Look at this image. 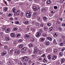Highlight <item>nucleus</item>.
Returning <instances> with one entry per match:
<instances>
[{"instance_id": "33", "label": "nucleus", "mask_w": 65, "mask_h": 65, "mask_svg": "<svg viewBox=\"0 0 65 65\" xmlns=\"http://www.w3.org/2000/svg\"><path fill=\"white\" fill-rule=\"evenodd\" d=\"M14 23L15 24H17V25H18V24H19V21H16Z\"/></svg>"}, {"instance_id": "20", "label": "nucleus", "mask_w": 65, "mask_h": 65, "mask_svg": "<svg viewBox=\"0 0 65 65\" xmlns=\"http://www.w3.org/2000/svg\"><path fill=\"white\" fill-rule=\"evenodd\" d=\"M9 51H10V52H12L13 51H14V48H11L9 49Z\"/></svg>"}, {"instance_id": "17", "label": "nucleus", "mask_w": 65, "mask_h": 65, "mask_svg": "<svg viewBox=\"0 0 65 65\" xmlns=\"http://www.w3.org/2000/svg\"><path fill=\"white\" fill-rule=\"evenodd\" d=\"M12 11H13V12H15L16 11V8H15L14 7L12 9Z\"/></svg>"}, {"instance_id": "29", "label": "nucleus", "mask_w": 65, "mask_h": 65, "mask_svg": "<svg viewBox=\"0 0 65 65\" xmlns=\"http://www.w3.org/2000/svg\"><path fill=\"white\" fill-rule=\"evenodd\" d=\"M10 35L12 37H14L15 36V34L14 33H11V34Z\"/></svg>"}, {"instance_id": "37", "label": "nucleus", "mask_w": 65, "mask_h": 65, "mask_svg": "<svg viewBox=\"0 0 65 65\" xmlns=\"http://www.w3.org/2000/svg\"><path fill=\"white\" fill-rule=\"evenodd\" d=\"M42 36L44 37H46V34L45 33H44L42 34Z\"/></svg>"}, {"instance_id": "42", "label": "nucleus", "mask_w": 65, "mask_h": 65, "mask_svg": "<svg viewBox=\"0 0 65 65\" xmlns=\"http://www.w3.org/2000/svg\"><path fill=\"white\" fill-rule=\"evenodd\" d=\"M23 41V39H20L18 40V42L19 43Z\"/></svg>"}, {"instance_id": "9", "label": "nucleus", "mask_w": 65, "mask_h": 65, "mask_svg": "<svg viewBox=\"0 0 65 65\" xmlns=\"http://www.w3.org/2000/svg\"><path fill=\"white\" fill-rule=\"evenodd\" d=\"M44 30L45 31H47V30H48V27L46 26H45L44 27Z\"/></svg>"}, {"instance_id": "19", "label": "nucleus", "mask_w": 65, "mask_h": 65, "mask_svg": "<svg viewBox=\"0 0 65 65\" xmlns=\"http://www.w3.org/2000/svg\"><path fill=\"white\" fill-rule=\"evenodd\" d=\"M41 24L40 23H36V25L37 26L39 27H40V25Z\"/></svg>"}, {"instance_id": "10", "label": "nucleus", "mask_w": 65, "mask_h": 65, "mask_svg": "<svg viewBox=\"0 0 65 65\" xmlns=\"http://www.w3.org/2000/svg\"><path fill=\"white\" fill-rule=\"evenodd\" d=\"M7 53V52L6 51H5L3 52L2 54L1 55L2 56H4V55H5Z\"/></svg>"}, {"instance_id": "63", "label": "nucleus", "mask_w": 65, "mask_h": 65, "mask_svg": "<svg viewBox=\"0 0 65 65\" xmlns=\"http://www.w3.org/2000/svg\"><path fill=\"white\" fill-rule=\"evenodd\" d=\"M65 48H63L61 50L62 52H63V51H64V50H65Z\"/></svg>"}, {"instance_id": "58", "label": "nucleus", "mask_w": 65, "mask_h": 65, "mask_svg": "<svg viewBox=\"0 0 65 65\" xmlns=\"http://www.w3.org/2000/svg\"><path fill=\"white\" fill-rule=\"evenodd\" d=\"M8 47L7 46H4V48L5 49H8Z\"/></svg>"}, {"instance_id": "7", "label": "nucleus", "mask_w": 65, "mask_h": 65, "mask_svg": "<svg viewBox=\"0 0 65 65\" xmlns=\"http://www.w3.org/2000/svg\"><path fill=\"white\" fill-rule=\"evenodd\" d=\"M45 40V38H41L40 39V42H43Z\"/></svg>"}, {"instance_id": "52", "label": "nucleus", "mask_w": 65, "mask_h": 65, "mask_svg": "<svg viewBox=\"0 0 65 65\" xmlns=\"http://www.w3.org/2000/svg\"><path fill=\"white\" fill-rule=\"evenodd\" d=\"M35 40V38H31V41H34V40Z\"/></svg>"}, {"instance_id": "44", "label": "nucleus", "mask_w": 65, "mask_h": 65, "mask_svg": "<svg viewBox=\"0 0 65 65\" xmlns=\"http://www.w3.org/2000/svg\"><path fill=\"white\" fill-rule=\"evenodd\" d=\"M24 12H22L21 15V16L22 17H24Z\"/></svg>"}, {"instance_id": "45", "label": "nucleus", "mask_w": 65, "mask_h": 65, "mask_svg": "<svg viewBox=\"0 0 65 65\" xmlns=\"http://www.w3.org/2000/svg\"><path fill=\"white\" fill-rule=\"evenodd\" d=\"M28 64H31V63H32V61H31V60H29L28 61Z\"/></svg>"}, {"instance_id": "54", "label": "nucleus", "mask_w": 65, "mask_h": 65, "mask_svg": "<svg viewBox=\"0 0 65 65\" xmlns=\"http://www.w3.org/2000/svg\"><path fill=\"white\" fill-rule=\"evenodd\" d=\"M45 57V55L44 54H43L41 56V57H43V58H44V57Z\"/></svg>"}, {"instance_id": "35", "label": "nucleus", "mask_w": 65, "mask_h": 65, "mask_svg": "<svg viewBox=\"0 0 65 65\" xmlns=\"http://www.w3.org/2000/svg\"><path fill=\"white\" fill-rule=\"evenodd\" d=\"M47 58L49 60H51V55H48Z\"/></svg>"}, {"instance_id": "4", "label": "nucleus", "mask_w": 65, "mask_h": 65, "mask_svg": "<svg viewBox=\"0 0 65 65\" xmlns=\"http://www.w3.org/2000/svg\"><path fill=\"white\" fill-rule=\"evenodd\" d=\"M37 19L39 23H41V19L40 18V16H38L37 18Z\"/></svg>"}, {"instance_id": "59", "label": "nucleus", "mask_w": 65, "mask_h": 65, "mask_svg": "<svg viewBox=\"0 0 65 65\" xmlns=\"http://www.w3.org/2000/svg\"><path fill=\"white\" fill-rule=\"evenodd\" d=\"M28 53L29 54H30V53H31V51H30V50H28Z\"/></svg>"}, {"instance_id": "2", "label": "nucleus", "mask_w": 65, "mask_h": 65, "mask_svg": "<svg viewBox=\"0 0 65 65\" xmlns=\"http://www.w3.org/2000/svg\"><path fill=\"white\" fill-rule=\"evenodd\" d=\"M32 13L29 11H27L26 12V16L28 18L31 17Z\"/></svg>"}, {"instance_id": "51", "label": "nucleus", "mask_w": 65, "mask_h": 65, "mask_svg": "<svg viewBox=\"0 0 65 65\" xmlns=\"http://www.w3.org/2000/svg\"><path fill=\"white\" fill-rule=\"evenodd\" d=\"M62 27H65V23H62Z\"/></svg>"}, {"instance_id": "34", "label": "nucleus", "mask_w": 65, "mask_h": 65, "mask_svg": "<svg viewBox=\"0 0 65 65\" xmlns=\"http://www.w3.org/2000/svg\"><path fill=\"white\" fill-rule=\"evenodd\" d=\"M23 44H21L19 45V47L20 48H22L23 47Z\"/></svg>"}, {"instance_id": "28", "label": "nucleus", "mask_w": 65, "mask_h": 65, "mask_svg": "<svg viewBox=\"0 0 65 65\" xmlns=\"http://www.w3.org/2000/svg\"><path fill=\"white\" fill-rule=\"evenodd\" d=\"M16 36L17 38H18V37H19L20 36V34H17V35H16Z\"/></svg>"}, {"instance_id": "39", "label": "nucleus", "mask_w": 65, "mask_h": 65, "mask_svg": "<svg viewBox=\"0 0 65 65\" xmlns=\"http://www.w3.org/2000/svg\"><path fill=\"white\" fill-rule=\"evenodd\" d=\"M35 57H36V56L34 54H32L31 55V57L32 58H35Z\"/></svg>"}, {"instance_id": "15", "label": "nucleus", "mask_w": 65, "mask_h": 65, "mask_svg": "<svg viewBox=\"0 0 65 65\" xmlns=\"http://www.w3.org/2000/svg\"><path fill=\"white\" fill-rule=\"evenodd\" d=\"M53 36L55 38H56L58 36V34L56 33H55L53 35Z\"/></svg>"}, {"instance_id": "12", "label": "nucleus", "mask_w": 65, "mask_h": 65, "mask_svg": "<svg viewBox=\"0 0 65 65\" xmlns=\"http://www.w3.org/2000/svg\"><path fill=\"white\" fill-rule=\"evenodd\" d=\"M45 43L47 45H48L50 44V42L48 41H46L45 42Z\"/></svg>"}, {"instance_id": "41", "label": "nucleus", "mask_w": 65, "mask_h": 65, "mask_svg": "<svg viewBox=\"0 0 65 65\" xmlns=\"http://www.w3.org/2000/svg\"><path fill=\"white\" fill-rule=\"evenodd\" d=\"M12 15V14L11 13H10L8 14V17H11Z\"/></svg>"}, {"instance_id": "32", "label": "nucleus", "mask_w": 65, "mask_h": 65, "mask_svg": "<svg viewBox=\"0 0 65 65\" xmlns=\"http://www.w3.org/2000/svg\"><path fill=\"white\" fill-rule=\"evenodd\" d=\"M24 23L25 25H28V24H29V21H26L25 22H24Z\"/></svg>"}, {"instance_id": "22", "label": "nucleus", "mask_w": 65, "mask_h": 65, "mask_svg": "<svg viewBox=\"0 0 65 65\" xmlns=\"http://www.w3.org/2000/svg\"><path fill=\"white\" fill-rule=\"evenodd\" d=\"M45 9L44 8H42L41 10L42 12H44L45 11Z\"/></svg>"}, {"instance_id": "31", "label": "nucleus", "mask_w": 65, "mask_h": 65, "mask_svg": "<svg viewBox=\"0 0 65 65\" xmlns=\"http://www.w3.org/2000/svg\"><path fill=\"white\" fill-rule=\"evenodd\" d=\"M10 29L8 28L7 30H6V33H9V32Z\"/></svg>"}, {"instance_id": "40", "label": "nucleus", "mask_w": 65, "mask_h": 65, "mask_svg": "<svg viewBox=\"0 0 65 65\" xmlns=\"http://www.w3.org/2000/svg\"><path fill=\"white\" fill-rule=\"evenodd\" d=\"M53 29L52 27H51L49 28V30L50 31H52Z\"/></svg>"}, {"instance_id": "49", "label": "nucleus", "mask_w": 65, "mask_h": 65, "mask_svg": "<svg viewBox=\"0 0 65 65\" xmlns=\"http://www.w3.org/2000/svg\"><path fill=\"white\" fill-rule=\"evenodd\" d=\"M43 61L44 62H47L46 60H45V58H44L43 60Z\"/></svg>"}, {"instance_id": "56", "label": "nucleus", "mask_w": 65, "mask_h": 65, "mask_svg": "<svg viewBox=\"0 0 65 65\" xmlns=\"http://www.w3.org/2000/svg\"><path fill=\"white\" fill-rule=\"evenodd\" d=\"M13 18L12 17H11L10 19V21H13Z\"/></svg>"}, {"instance_id": "36", "label": "nucleus", "mask_w": 65, "mask_h": 65, "mask_svg": "<svg viewBox=\"0 0 65 65\" xmlns=\"http://www.w3.org/2000/svg\"><path fill=\"white\" fill-rule=\"evenodd\" d=\"M47 20V18L46 16H44L43 18V20L44 21H45V20Z\"/></svg>"}, {"instance_id": "57", "label": "nucleus", "mask_w": 65, "mask_h": 65, "mask_svg": "<svg viewBox=\"0 0 65 65\" xmlns=\"http://www.w3.org/2000/svg\"><path fill=\"white\" fill-rule=\"evenodd\" d=\"M59 31H61L62 30V28L61 27H60L59 28Z\"/></svg>"}, {"instance_id": "5", "label": "nucleus", "mask_w": 65, "mask_h": 65, "mask_svg": "<svg viewBox=\"0 0 65 65\" xmlns=\"http://www.w3.org/2000/svg\"><path fill=\"white\" fill-rule=\"evenodd\" d=\"M41 36V34L39 32H36V36L37 37H40Z\"/></svg>"}, {"instance_id": "61", "label": "nucleus", "mask_w": 65, "mask_h": 65, "mask_svg": "<svg viewBox=\"0 0 65 65\" xmlns=\"http://www.w3.org/2000/svg\"><path fill=\"white\" fill-rule=\"evenodd\" d=\"M18 42H17V41H14V44H16V43H17Z\"/></svg>"}, {"instance_id": "38", "label": "nucleus", "mask_w": 65, "mask_h": 65, "mask_svg": "<svg viewBox=\"0 0 65 65\" xmlns=\"http://www.w3.org/2000/svg\"><path fill=\"white\" fill-rule=\"evenodd\" d=\"M2 29L4 31L6 30V27L5 26H4L2 27Z\"/></svg>"}, {"instance_id": "50", "label": "nucleus", "mask_w": 65, "mask_h": 65, "mask_svg": "<svg viewBox=\"0 0 65 65\" xmlns=\"http://www.w3.org/2000/svg\"><path fill=\"white\" fill-rule=\"evenodd\" d=\"M23 65H26L27 64V63L26 62H24L23 63Z\"/></svg>"}, {"instance_id": "14", "label": "nucleus", "mask_w": 65, "mask_h": 65, "mask_svg": "<svg viewBox=\"0 0 65 65\" xmlns=\"http://www.w3.org/2000/svg\"><path fill=\"white\" fill-rule=\"evenodd\" d=\"M41 34H42L43 32V30L42 29H39V31L38 32Z\"/></svg>"}, {"instance_id": "13", "label": "nucleus", "mask_w": 65, "mask_h": 65, "mask_svg": "<svg viewBox=\"0 0 65 65\" xmlns=\"http://www.w3.org/2000/svg\"><path fill=\"white\" fill-rule=\"evenodd\" d=\"M5 39L6 41H8L10 40V38L8 36H6L5 37Z\"/></svg>"}, {"instance_id": "48", "label": "nucleus", "mask_w": 65, "mask_h": 65, "mask_svg": "<svg viewBox=\"0 0 65 65\" xmlns=\"http://www.w3.org/2000/svg\"><path fill=\"white\" fill-rule=\"evenodd\" d=\"M64 43H60V46H62V45H64Z\"/></svg>"}, {"instance_id": "26", "label": "nucleus", "mask_w": 65, "mask_h": 65, "mask_svg": "<svg viewBox=\"0 0 65 65\" xmlns=\"http://www.w3.org/2000/svg\"><path fill=\"white\" fill-rule=\"evenodd\" d=\"M46 3L47 4H51V1L49 0L47 1L46 2Z\"/></svg>"}, {"instance_id": "60", "label": "nucleus", "mask_w": 65, "mask_h": 65, "mask_svg": "<svg viewBox=\"0 0 65 65\" xmlns=\"http://www.w3.org/2000/svg\"><path fill=\"white\" fill-rule=\"evenodd\" d=\"M39 60H43V59H42V58L41 57L40 58H39Z\"/></svg>"}, {"instance_id": "11", "label": "nucleus", "mask_w": 65, "mask_h": 65, "mask_svg": "<svg viewBox=\"0 0 65 65\" xmlns=\"http://www.w3.org/2000/svg\"><path fill=\"white\" fill-rule=\"evenodd\" d=\"M33 8L34 9V10H35V11H36L37 9H39V7H36L35 6L33 7Z\"/></svg>"}, {"instance_id": "3", "label": "nucleus", "mask_w": 65, "mask_h": 65, "mask_svg": "<svg viewBox=\"0 0 65 65\" xmlns=\"http://www.w3.org/2000/svg\"><path fill=\"white\" fill-rule=\"evenodd\" d=\"M29 59V58L27 56L23 57L22 58V60L24 62H27Z\"/></svg>"}, {"instance_id": "55", "label": "nucleus", "mask_w": 65, "mask_h": 65, "mask_svg": "<svg viewBox=\"0 0 65 65\" xmlns=\"http://www.w3.org/2000/svg\"><path fill=\"white\" fill-rule=\"evenodd\" d=\"M54 43L55 44H57V42H56V40H54L53 41Z\"/></svg>"}, {"instance_id": "64", "label": "nucleus", "mask_w": 65, "mask_h": 65, "mask_svg": "<svg viewBox=\"0 0 65 65\" xmlns=\"http://www.w3.org/2000/svg\"><path fill=\"white\" fill-rule=\"evenodd\" d=\"M39 51V54H41L42 53V52H41V51L40 50V51Z\"/></svg>"}, {"instance_id": "46", "label": "nucleus", "mask_w": 65, "mask_h": 65, "mask_svg": "<svg viewBox=\"0 0 65 65\" xmlns=\"http://www.w3.org/2000/svg\"><path fill=\"white\" fill-rule=\"evenodd\" d=\"M54 8L55 9H56L58 8V7L57 6H54Z\"/></svg>"}, {"instance_id": "62", "label": "nucleus", "mask_w": 65, "mask_h": 65, "mask_svg": "<svg viewBox=\"0 0 65 65\" xmlns=\"http://www.w3.org/2000/svg\"><path fill=\"white\" fill-rule=\"evenodd\" d=\"M40 27H43V25L42 24H41V25H40Z\"/></svg>"}, {"instance_id": "30", "label": "nucleus", "mask_w": 65, "mask_h": 65, "mask_svg": "<svg viewBox=\"0 0 65 65\" xmlns=\"http://www.w3.org/2000/svg\"><path fill=\"white\" fill-rule=\"evenodd\" d=\"M58 49L57 48L56 49H55L54 50H53V52L54 53H57V52H58Z\"/></svg>"}, {"instance_id": "27", "label": "nucleus", "mask_w": 65, "mask_h": 65, "mask_svg": "<svg viewBox=\"0 0 65 65\" xmlns=\"http://www.w3.org/2000/svg\"><path fill=\"white\" fill-rule=\"evenodd\" d=\"M29 46L30 48H32L33 47V44L32 43L30 44L29 45Z\"/></svg>"}, {"instance_id": "21", "label": "nucleus", "mask_w": 65, "mask_h": 65, "mask_svg": "<svg viewBox=\"0 0 65 65\" xmlns=\"http://www.w3.org/2000/svg\"><path fill=\"white\" fill-rule=\"evenodd\" d=\"M34 50L37 51H38V48L37 46H36L34 48Z\"/></svg>"}, {"instance_id": "23", "label": "nucleus", "mask_w": 65, "mask_h": 65, "mask_svg": "<svg viewBox=\"0 0 65 65\" xmlns=\"http://www.w3.org/2000/svg\"><path fill=\"white\" fill-rule=\"evenodd\" d=\"M60 61L61 63H64V62L65 61V60L64 59H62L60 60Z\"/></svg>"}, {"instance_id": "47", "label": "nucleus", "mask_w": 65, "mask_h": 65, "mask_svg": "<svg viewBox=\"0 0 65 65\" xmlns=\"http://www.w3.org/2000/svg\"><path fill=\"white\" fill-rule=\"evenodd\" d=\"M18 30V28H14L13 29V30L14 31H17Z\"/></svg>"}, {"instance_id": "53", "label": "nucleus", "mask_w": 65, "mask_h": 65, "mask_svg": "<svg viewBox=\"0 0 65 65\" xmlns=\"http://www.w3.org/2000/svg\"><path fill=\"white\" fill-rule=\"evenodd\" d=\"M60 56H62V55H63V53L62 52H60V53H59Z\"/></svg>"}, {"instance_id": "25", "label": "nucleus", "mask_w": 65, "mask_h": 65, "mask_svg": "<svg viewBox=\"0 0 65 65\" xmlns=\"http://www.w3.org/2000/svg\"><path fill=\"white\" fill-rule=\"evenodd\" d=\"M51 23H50L49 22L47 23V26L48 27H51Z\"/></svg>"}, {"instance_id": "6", "label": "nucleus", "mask_w": 65, "mask_h": 65, "mask_svg": "<svg viewBox=\"0 0 65 65\" xmlns=\"http://www.w3.org/2000/svg\"><path fill=\"white\" fill-rule=\"evenodd\" d=\"M14 52L17 54H20L21 53V50H15L14 51Z\"/></svg>"}, {"instance_id": "18", "label": "nucleus", "mask_w": 65, "mask_h": 65, "mask_svg": "<svg viewBox=\"0 0 65 65\" xmlns=\"http://www.w3.org/2000/svg\"><path fill=\"white\" fill-rule=\"evenodd\" d=\"M47 39H48V40H49L50 41H52V38H50V37H47L46 38Z\"/></svg>"}, {"instance_id": "8", "label": "nucleus", "mask_w": 65, "mask_h": 65, "mask_svg": "<svg viewBox=\"0 0 65 65\" xmlns=\"http://www.w3.org/2000/svg\"><path fill=\"white\" fill-rule=\"evenodd\" d=\"M27 50V48L25 47H24L21 50L22 52H25Z\"/></svg>"}, {"instance_id": "24", "label": "nucleus", "mask_w": 65, "mask_h": 65, "mask_svg": "<svg viewBox=\"0 0 65 65\" xmlns=\"http://www.w3.org/2000/svg\"><path fill=\"white\" fill-rule=\"evenodd\" d=\"M8 10V7H5L4 9V11L5 12H6V11H7Z\"/></svg>"}, {"instance_id": "1", "label": "nucleus", "mask_w": 65, "mask_h": 65, "mask_svg": "<svg viewBox=\"0 0 65 65\" xmlns=\"http://www.w3.org/2000/svg\"><path fill=\"white\" fill-rule=\"evenodd\" d=\"M30 35H28L27 34H26L24 35V38L25 40V41L26 42H28L29 39L30 38Z\"/></svg>"}, {"instance_id": "43", "label": "nucleus", "mask_w": 65, "mask_h": 65, "mask_svg": "<svg viewBox=\"0 0 65 65\" xmlns=\"http://www.w3.org/2000/svg\"><path fill=\"white\" fill-rule=\"evenodd\" d=\"M37 50H34L33 52L35 54H36V53H37Z\"/></svg>"}, {"instance_id": "16", "label": "nucleus", "mask_w": 65, "mask_h": 65, "mask_svg": "<svg viewBox=\"0 0 65 65\" xmlns=\"http://www.w3.org/2000/svg\"><path fill=\"white\" fill-rule=\"evenodd\" d=\"M57 58V57H56V56H54L53 57V58H52V60H55Z\"/></svg>"}]
</instances>
